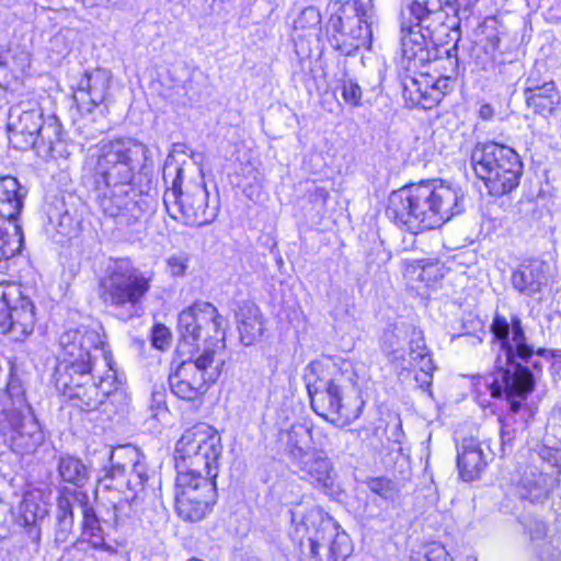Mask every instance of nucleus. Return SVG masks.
Listing matches in <instances>:
<instances>
[{"instance_id": "nucleus-31", "label": "nucleus", "mask_w": 561, "mask_h": 561, "mask_svg": "<svg viewBox=\"0 0 561 561\" xmlns=\"http://www.w3.org/2000/svg\"><path fill=\"white\" fill-rule=\"evenodd\" d=\"M59 477L64 482L82 488L89 480V470L83 461L75 456L60 457L58 461Z\"/></svg>"}, {"instance_id": "nucleus-11", "label": "nucleus", "mask_w": 561, "mask_h": 561, "mask_svg": "<svg viewBox=\"0 0 561 561\" xmlns=\"http://www.w3.org/2000/svg\"><path fill=\"white\" fill-rule=\"evenodd\" d=\"M400 28L426 31L438 49L453 45L455 34L461 37L460 22L457 19L449 22V14L442 5L431 9L430 0H409L401 12Z\"/></svg>"}, {"instance_id": "nucleus-39", "label": "nucleus", "mask_w": 561, "mask_h": 561, "mask_svg": "<svg viewBox=\"0 0 561 561\" xmlns=\"http://www.w3.org/2000/svg\"><path fill=\"white\" fill-rule=\"evenodd\" d=\"M367 486L374 494L385 499H393L396 494V485L393 481L387 477H375L367 481Z\"/></svg>"}, {"instance_id": "nucleus-33", "label": "nucleus", "mask_w": 561, "mask_h": 561, "mask_svg": "<svg viewBox=\"0 0 561 561\" xmlns=\"http://www.w3.org/2000/svg\"><path fill=\"white\" fill-rule=\"evenodd\" d=\"M98 204L105 216L119 217L125 215L133 201L128 193L116 194L111 192L110 194L99 196Z\"/></svg>"}, {"instance_id": "nucleus-3", "label": "nucleus", "mask_w": 561, "mask_h": 561, "mask_svg": "<svg viewBox=\"0 0 561 561\" xmlns=\"http://www.w3.org/2000/svg\"><path fill=\"white\" fill-rule=\"evenodd\" d=\"M222 449L219 432L205 422L193 424L176 440L174 500L181 519L199 522L213 511Z\"/></svg>"}, {"instance_id": "nucleus-15", "label": "nucleus", "mask_w": 561, "mask_h": 561, "mask_svg": "<svg viewBox=\"0 0 561 561\" xmlns=\"http://www.w3.org/2000/svg\"><path fill=\"white\" fill-rule=\"evenodd\" d=\"M488 385L490 394L494 399L505 398L508 409L517 414L525 405L527 398L535 390V378L529 367L516 364L514 371L508 368L495 367Z\"/></svg>"}, {"instance_id": "nucleus-29", "label": "nucleus", "mask_w": 561, "mask_h": 561, "mask_svg": "<svg viewBox=\"0 0 561 561\" xmlns=\"http://www.w3.org/2000/svg\"><path fill=\"white\" fill-rule=\"evenodd\" d=\"M238 330L241 340L245 344H252L263 334V316L256 305L252 302H245L239 308Z\"/></svg>"}, {"instance_id": "nucleus-23", "label": "nucleus", "mask_w": 561, "mask_h": 561, "mask_svg": "<svg viewBox=\"0 0 561 561\" xmlns=\"http://www.w3.org/2000/svg\"><path fill=\"white\" fill-rule=\"evenodd\" d=\"M110 466L117 468L129 474L131 478H136L139 486H145L149 480V472L146 463L144 462V456L133 445H123L114 448L110 455Z\"/></svg>"}, {"instance_id": "nucleus-12", "label": "nucleus", "mask_w": 561, "mask_h": 561, "mask_svg": "<svg viewBox=\"0 0 561 561\" xmlns=\"http://www.w3.org/2000/svg\"><path fill=\"white\" fill-rule=\"evenodd\" d=\"M32 288L21 284L0 283V332L11 333L16 341L28 337L35 328Z\"/></svg>"}, {"instance_id": "nucleus-25", "label": "nucleus", "mask_w": 561, "mask_h": 561, "mask_svg": "<svg viewBox=\"0 0 561 561\" xmlns=\"http://www.w3.org/2000/svg\"><path fill=\"white\" fill-rule=\"evenodd\" d=\"M371 30L370 25L360 18H357V35L353 34V27L342 23L341 30L337 31V35L333 36L334 48L343 56H353L359 49H369L371 46Z\"/></svg>"}, {"instance_id": "nucleus-7", "label": "nucleus", "mask_w": 561, "mask_h": 561, "mask_svg": "<svg viewBox=\"0 0 561 561\" xmlns=\"http://www.w3.org/2000/svg\"><path fill=\"white\" fill-rule=\"evenodd\" d=\"M470 162L476 178L492 197L511 195L520 185L524 162L513 147L494 140L477 142Z\"/></svg>"}, {"instance_id": "nucleus-4", "label": "nucleus", "mask_w": 561, "mask_h": 561, "mask_svg": "<svg viewBox=\"0 0 561 561\" xmlns=\"http://www.w3.org/2000/svg\"><path fill=\"white\" fill-rule=\"evenodd\" d=\"M463 195L442 180H422L390 192L386 218L399 230L417 233L442 227L462 211Z\"/></svg>"}, {"instance_id": "nucleus-38", "label": "nucleus", "mask_w": 561, "mask_h": 561, "mask_svg": "<svg viewBox=\"0 0 561 561\" xmlns=\"http://www.w3.org/2000/svg\"><path fill=\"white\" fill-rule=\"evenodd\" d=\"M191 262V255L186 252H181L179 254L170 255L165 260V266L168 273L174 277H183L187 273L188 266Z\"/></svg>"}, {"instance_id": "nucleus-19", "label": "nucleus", "mask_w": 561, "mask_h": 561, "mask_svg": "<svg viewBox=\"0 0 561 561\" xmlns=\"http://www.w3.org/2000/svg\"><path fill=\"white\" fill-rule=\"evenodd\" d=\"M525 103L535 115L549 118L561 108V92L553 80L524 89Z\"/></svg>"}, {"instance_id": "nucleus-8", "label": "nucleus", "mask_w": 561, "mask_h": 561, "mask_svg": "<svg viewBox=\"0 0 561 561\" xmlns=\"http://www.w3.org/2000/svg\"><path fill=\"white\" fill-rule=\"evenodd\" d=\"M459 36L455 34L454 44L445 47V57L435 55L427 67L410 70L402 80V95L410 106L424 110L436 107L445 95L454 90L453 75L458 69Z\"/></svg>"}, {"instance_id": "nucleus-42", "label": "nucleus", "mask_w": 561, "mask_h": 561, "mask_svg": "<svg viewBox=\"0 0 561 561\" xmlns=\"http://www.w3.org/2000/svg\"><path fill=\"white\" fill-rule=\"evenodd\" d=\"M494 114L495 111L489 103L481 104L478 111V115L482 121H491L494 117Z\"/></svg>"}, {"instance_id": "nucleus-21", "label": "nucleus", "mask_w": 561, "mask_h": 561, "mask_svg": "<svg viewBox=\"0 0 561 561\" xmlns=\"http://www.w3.org/2000/svg\"><path fill=\"white\" fill-rule=\"evenodd\" d=\"M501 22L494 15L485 16L478 25V50L476 58L485 69L496 62L501 44Z\"/></svg>"}, {"instance_id": "nucleus-9", "label": "nucleus", "mask_w": 561, "mask_h": 561, "mask_svg": "<svg viewBox=\"0 0 561 561\" xmlns=\"http://www.w3.org/2000/svg\"><path fill=\"white\" fill-rule=\"evenodd\" d=\"M154 273L141 272L130 257H111L98 280V296L114 309L140 308L149 295Z\"/></svg>"}, {"instance_id": "nucleus-44", "label": "nucleus", "mask_w": 561, "mask_h": 561, "mask_svg": "<svg viewBox=\"0 0 561 561\" xmlns=\"http://www.w3.org/2000/svg\"><path fill=\"white\" fill-rule=\"evenodd\" d=\"M421 268H422V272L419 275V279L421 282H423V283H428L430 282V277L426 276V267L424 265H422Z\"/></svg>"}, {"instance_id": "nucleus-28", "label": "nucleus", "mask_w": 561, "mask_h": 561, "mask_svg": "<svg viewBox=\"0 0 561 561\" xmlns=\"http://www.w3.org/2000/svg\"><path fill=\"white\" fill-rule=\"evenodd\" d=\"M279 440L283 442L284 449L293 465L309 453V445L312 442V431L305 424L296 423L288 430L280 432Z\"/></svg>"}, {"instance_id": "nucleus-46", "label": "nucleus", "mask_w": 561, "mask_h": 561, "mask_svg": "<svg viewBox=\"0 0 561 561\" xmlns=\"http://www.w3.org/2000/svg\"><path fill=\"white\" fill-rule=\"evenodd\" d=\"M533 368L539 373L542 370V367L538 362L533 363Z\"/></svg>"}, {"instance_id": "nucleus-45", "label": "nucleus", "mask_w": 561, "mask_h": 561, "mask_svg": "<svg viewBox=\"0 0 561 561\" xmlns=\"http://www.w3.org/2000/svg\"><path fill=\"white\" fill-rule=\"evenodd\" d=\"M353 21L348 20L347 23L345 24L346 25V30L348 31V26H352L353 27V34L354 35H357V18L355 19L354 23H352Z\"/></svg>"}, {"instance_id": "nucleus-14", "label": "nucleus", "mask_w": 561, "mask_h": 561, "mask_svg": "<svg viewBox=\"0 0 561 561\" xmlns=\"http://www.w3.org/2000/svg\"><path fill=\"white\" fill-rule=\"evenodd\" d=\"M181 178L172 182V187L164 193L163 203L167 211L184 225L202 227L211 221L207 215V193L198 184H194L186 191L181 187Z\"/></svg>"}, {"instance_id": "nucleus-22", "label": "nucleus", "mask_w": 561, "mask_h": 561, "mask_svg": "<svg viewBox=\"0 0 561 561\" xmlns=\"http://www.w3.org/2000/svg\"><path fill=\"white\" fill-rule=\"evenodd\" d=\"M456 462L459 478L465 482L479 480L488 467L480 444L472 438L462 440Z\"/></svg>"}, {"instance_id": "nucleus-36", "label": "nucleus", "mask_w": 561, "mask_h": 561, "mask_svg": "<svg viewBox=\"0 0 561 561\" xmlns=\"http://www.w3.org/2000/svg\"><path fill=\"white\" fill-rule=\"evenodd\" d=\"M343 101L352 107L362 106L363 90L353 79L343 80L339 87Z\"/></svg>"}, {"instance_id": "nucleus-41", "label": "nucleus", "mask_w": 561, "mask_h": 561, "mask_svg": "<svg viewBox=\"0 0 561 561\" xmlns=\"http://www.w3.org/2000/svg\"><path fill=\"white\" fill-rule=\"evenodd\" d=\"M465 1L466 0H440L442 4L453 8L454 16H451V18L449 16V22L453 21L454 19H457L460 22V20L458 18V13H459V10L461 7L467 5L465 3Z\"/></svg>"}, {"instance_id": "nucleus-35", "label": "nucleus", "mask_w": 561, "mask_h": 561, "mask_svg": "<svg viewBox=\"0 0 561 561\" xmlns=\"http://www.w3.org/2000/svg\"><path fill=\"white\" fill-rule=\"evenodd\" d=\"M410 561H453L446 548L438 542H430L422 550L411 554Z\"/></svg>"}, {"instance_id": "nucleus-24", "label": "nucleus", "mask_w": 561, "mask_h": 561, "mask_svg": "<svg viewBox=\"0 0 561 561\" xmlns=\"http://www.w3.org/2000/svg\"><path fill=\"white\" fill-rule=\"evenodd\" d=\"M81 541L89 543L94 550L108 551L111 547L104 537L102 519L90 503L88 494H81Z\"/></svg>"}, {"instance_id": "nucleus-32", "label": "nucleus", "mask_w": 561, "mask_h": 561, "mask_svg": "<svg viewBox=\"0 0 561 561\" xmlns=\"http://www.w3.org/2000/svg\"><path fill=\"white\" fill-rule=\"evenodd\" d=\"M81 494H88L81 490H70L66 486L61 488L57 495V522L62 526H72L75 522V513L72 501H76L81 507Z\"/></svg>"}, {"instance_id": "nucleus-5", "label": "nucleus", "mask_w": 561, "mask_h": 561, "mask_svg": "<svg viewBox=\"0 0 561 561\" xmlns=\"http://www.w3.org/2000/svg\"><path fill=\"white\" fill-rule=\"evenodd\" d=\"M351 363L321 356L311 360L305 382L313 412L337 427H346L363 414L365 401L357 389Z\"/></svg>"}, {"instance_id": "nucleus-16", "label": "nucleus", "mask_w": 561, "mask_h": 561, "mask_svg": "<svg viewBox=\"0 0 561 561\" xmlns=\"http://www.w3.org/2000/svg\"><path fill=\"white\" fill-rule=\"evenodd\" d=\"M403 358L394 357L398 375L403 378H413L422 390H427L432 385L435 366L432 355L425 344L424 334L421 330L413 328L409 339V365H403Z\"/></svg>"}, {"instance_id": "nucleus-30", "label": "nucleus", "mask_w": 561, "mask_h": 561, "mask_svg": "<svg viewBox=\"0 0 561 561\" xmlns=\"http://www.w3.org/2000/svg\"><path fill=\"white\" fill-rule=\"evenodd\" d=\"M12 221L0 220V262L20 252L23 244L21 228Z\"/></svg>"}, {"instance_id": "nucleus-37", "label": "nucleus", "mask_w": 561, "mask_h": 561, "mask_svg": "<svg viewBox=\"0 0 561 561\" xmlns=\"http://www.w3.org/2000/svg\"><path fill=\"white\" fill-rule=\"evenodd\" d=\"M172 342V332L163 323L157 322L152 325L150 332L151 346L159 351H165L170 347Z\"/></svg>"}, {"instance_id": "nucleus-20", "label": "nucleus", "mask_w": 561, "mask_h": 561, "mask_svg": "<svg viewBox=\"0 0 561 561\" xmlns=\"http://www.w3.org/2000/svg\"><path fill=\"white\" fill-rule=\"evenodd\" d=\"M401 51L407 70H416L427 67L433 58L427 47L432 43L424 30H401Z\"/></svg>"}, {"instance_id": "nucleus-47", "label": "nucleus", "mask_w": 561, "mask_h": 561, "mask_svg": "<svg viewBox=\"0 0 561 561\" xmlns=\"http://www.w3.org/2000/svg\"><path fill=\"white\" fill-rule=\"evenodd\" d=\"M186 561H205V560L197 558V557H191Z\"/></svg>"}, {"instance_id": "nucleus-6", "label": "nucleus", "mask_w": 561, "mask_h": 561, "mask_svg": "<svg viewBox=\"0 0 561 561\" xmlns=\"http://www.w3.org/2000/svg\"><path fill=\"white\" fill-rule=\"evenodd\" d=\"M289 538L299 561H347L354 553L348 533L320 505L290 512Z\"/></svg>"}, {"instance_id": "nucleus-18", "label": "nucleus", "mask_w": 561, "mask_h": 561, "mask_svg": "<svg viewBox=\"0 0 561 561\" xmlns=\"http://www.w3.org/2000/svg\"><path fill=\"white\" fill-rule=\"evenodd\" d=\"M299 479L324 492L334 488L336 471L332 459L323 449L312 448L293 463Z\"/></svg>"}, {"instance_id": "nucleus-17", "label": "nucleus", "mask_w": 561, "mask_h": 561, "mask_svg": "<svg viewBox=\"0 0 561 561\" xmlns=\"http://www.w3.org/2000/svg\"><path fill=\"white\" fill-rule=\"evenodd\" d=\"M96 489L114 508L138 503L145 491L136 478L127 477L126 472L111 466L103 468Z\"/></svg>"}, {"instance_id": "nucleus-43", "label": "nucleus", "mask_w": 561, "mask_h": 561, "mask_svg": "<svg viewBox=\"0 0 561 561\" xmlns=\"http://www.w3.org/2000/svg\"><path fill=\"white\" fill-rule=\"evenodd\" d=\"M499 421L501 423L500 436L502 446L505 444H511L512 440L514 439V435L506 430V422L504 417H500Z\"/></svg>"}, {"instance_id": "nucleus-2", "label": "nucleus", "mask_w": 561, "mask_h": 561, "mask_svg": "<svg viewBox=\"0 0 561 561\" xmlns=\"http://www.w3.org/2000/svg\"><path fill=\"white\" fill-rule=\"evenodd\" d=\"M224 317L211 302L195 300L178 317L174 351L181 360L169 375L171 392L182 401L202 405L216 381L207 370L226 347Z\"/></svg>"}, {"instance_id": "nucleus-27", "label": "nucleus", "mask_w": 561, "mask_h": 561, "mask_svg": "<svg viewBox=\"0 0 561 561\" xmlns=\"http://www.w3.org/2000/svg\"><path fill=\"white\" fill-rule=\"evenodd\" d=\"M546 276L541 266L530 261L523 263L512 274V285L519 294L533 296L542 290Z\"/></svg>"}, {"instance_id": "nucleus-40", "label": "nucleus", "mask_w": 561, "mask_h": 561, "mask_svg": "<svg viewBox=\"0 0 561 561\" xmlns=\"http://www.w3.org/2000/svg\"><path fill=\"white\" fill-rule=\"evenodd\" d=\"M88 83H87V93L90 95L91 99V105L87 107L88 112H92L93 108L99 106L100 104L104 103L106 100V95L104 92L100 93L98 96L94 98L93 95V85L91 84L92 75L87 73L85 75Z\"/></svg>"}, {"instance_id": "nucleus-1", "label": "nucleus", "mask_w": 561, "mask_h": 561, "mask_svg": "<svg viewBox=\"0 0 561 561\" xmlns=\"http://www.w3.org/2000/svg\"><path fill=\"white\" fill-rule=\"evenodd\" d=\"M53 383L71 407L89 412L110 405L114 411L127 401L117 382L115 360L102 325L66 331Z\"/></svg>"}, {"instance_id": "nucleus-13", "label": "nucleus", "mask_w": 561, "mask_h": 561, "mask_svg": "<svg viewBox=\"0 0 561 561\" xmlns=\"http://www.w3.org/2000/svg\"><path fill=\"white\" fill-rule=\"evenodd\" d=\"M490 333L492 341L496 342L505 354L507 364H514L516 359L528 363L535 353L545 357L550 355L549 350L539 347L534 351L528 344L523 321L517 314L507 319L504 314L495 312L490 324Z\"/></svg>"}, {"instance_id": "nucleus-10", "label": "nucleus", "mask_w": 561, "mask_h": 561, "mask_svg": "<svg viewBox=\"0 0 561 561\" xmlns=\"http://www.w3.org/2000/svg\"><path fill=\"white\" fill-rule=\"evenodd\" d=\"M133 152L124 138H113L98 145L96 154L88 168L94 186L131 184L135 176Z\"/></svg>"}, {"instance_id": "nucleus-26", "label": "nucleus", "mask_w": 561, "mask_h": 561, "mask_svg": "<svg viewBox=\"0 0 561 561\" xmlns=\"http://www.w3.org/2000/svg\"><path fill=\"white\" fill-rule=\"evenodd\" d=\"M27 190L12 176L0 178V220L15 221L21 213Z\"/></svg>"}, {"instance_id": "nucleus-34", "label": "nucleus", "mask_w": 561, "mask_h": 561, "mask_svg": "<svg viewBox=\"0 0 561 561\" xmlns=\"http://www.w3.org/2000/svg\"><path fill=\"white\" fill-rule=\"evenodd\" d=\"M16 524L31 533L35 524V500L32 493H25L15 513Z\"/></svg>"}]
</instances>
